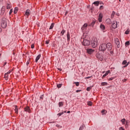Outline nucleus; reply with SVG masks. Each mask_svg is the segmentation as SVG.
<instances>
[{
  "label": "nucleus",
  "mask_w": 130,
  "mask_h": 130,
  "mask_svg": "<svg viewBox=\"0 0 130 130\" xmlns=\"http://www.w3.org/2000/svg\"><path fill=\"white\" fill-rule=\"evenodd\" d=\"M99 50L100 51H102V52H104V51H106L107 50V47L106 46V44L103 43L100 45Z\"/></svg>",
  "instance_id": "1"
},
{
  "label": "nucleus",
  "mask_w": 130,
  "mask_h": 130,
  "mask_svg": "<svg viewBox=\"0 0 130 130\" xmlns=\"http://www.w3.org/2000/svg\"><path fill=\"white\" fill-rule=\"evenodd\" d=\"M8 19L6 18H3L1 20V27L3 28H7V23L8 22Z\"/></svg>",
  "instance_id": "2"
},
{
  "label": "nucleus",
  "mask_w": 130,
  "mask_h": 130,
  "mask_svg": "<svg viewBox=\"0 0 130 130\" xmlns=\"http://www.w3.org/2000/svg\"><path fill=\"white\" fill-rule=\"evenodd\" d=\"M82 44L84 46H89L91 44V42L87 39H83V41L82 42Z\"/></svg>",
  "instance_id": "3"
},
{
  "label": "nucleus",
  "mask_w": 130,
  "mask_h": 130,
  "mask_svg": "<svg viewBox=\"0 0 130 130\" xmlns=\"http://www.w3.org/2000/svg\"><path fill=\"white\" fill-rule=\"evenodd\" d=\"M98 45V42L97 41L96 39H94L92 40L91 42V46L93 47V48H95V47H96Z\"/></svg>",
  "instance_id": "4"
},
{
  "label": "nucleus",
  "mask_w": 130,
  "mask_h": 130,
  "mask_svg": "<svg viewBox=\"0 0 130 130\" xmlns=\"http://www.w3.org/2000/svg\"><path fill=\"white\" fill-rule=\"evenodd\" d=\"M96 57L98 58L100 60H101V61H102V60L104 59V57H103L102 54H100L99 53L96 54Z\"/></svg>",
  "instance_id": "5"
},
{
  "label": "nucleus",
  "mask_w": 130,
  "mask_h": 130,
  "mask_svg": "<svg viewBox=\"0 0 130 130\" xmlns=\"http://www.w3.org/2000/svg\"><path fill=\"white\" fill-rule=\"evenodd\" d=\"M107 46V50L108 51H111V50L112 49V44L110 43H108L106 44Z\"/></svg>",
  "instance_id": "6"
},
{
  "label": "nucleus",
  "mask_w": 130,
  "mask_h": 130,
  "mask_svg": "<svg viewBox=\"0 0 130 130\" xmlns=\"http://www.w3.org/2000/svg\"><path fill=\"white\" fill-rule=\"evenodd\" d=\"M86 51L88 54L91 55V54H93V53H94V52L95 51V50L92 49L87 48V49H86Z\"/></svg>",
  "instance_id": "7"
},
{
  "label": "nucleus",
  "mask_w": 130,
  "mask_h": 130,
  "mask_svg": "<svg viewBox=\"0 0 130 130\" xmlns=\"http://www.w3.org/2000/svg\"><path fill=\"white\" fill-rule=\"evenodd\" d=\"M128 63H129V62H128L126 61V60H124L123 61L122 64H123V68H126V67H127V66H128Z\"/></svg>",
  "instance_id": "8"
},
{
  "label": "nucleus",
  "mask_w": 130,
  "mask_h": 130,
  "mask_svg": "<svg viewBox=\"0 0 130 130\" xmlns=\"http://www.w3.org/2000/svg\"><path fill=\"white\" fill-rule=\"evenodd\" d=\"M112 27L114 29H116V28H117V22H116V21H113L112 24Z\"/></svg>",
  "instance_id": "9"
},
{
  "label": "nucleus",
  "mask_w": 130,
  "mask_h": 130,
  "mask_svg": "<svg viewBox=\"0 0 130 130\" xmlns=\"http://www.w3.org/2000/svg\"><path fill=\"white\" fill-rule=\"evenodd\" d=\"M67 38L68 42H70L71 40V36L70 35V32L68 31L67 34Z\"/></svg>",
  "instance_id": "10"
},
{
  "label": "nucleus",
  "mask_w": 130,
  "mask_h": 130,
  "mask_svg": "<svg viewBox=\"0 0 130 130\" xmlns=\"http://www.w3.org/2000/svg\"><path fill=\"white\" fill-rule=\"evenodd\" d=\"M102 18H103V14H102V13H100L98 18L99 22H102Z\"/></svg>",
  "instance_id": "11"
},
{
  "label": "nucleus",
  "mask_w": 130,
  "mask_h": 130,
  "mask_svg": "<svg viewBox=\"0 0 130 130\" xmlns=\"http://www.w3.org/2000/svg\"><path fill=\"white\" fill-rule=\"evenodd\" d=\"M24 111H25V112H28V113H30V111H31V110H30V108L29 107H26L24 108Z\"/></svg>",
  "instance_id": "12"
},
{
  "label": "nucleus",
  "mask_w": 130,
  "mask_h": 130,
  "mask_svg": "<svg viewBox=\"0 0 130 130\" xmlns=\"http://www.w3.org/2000/svg\"><path fill=\"white\" fill-rule=\"evenodd\" d=\"M25 15L27 16V17H28V16L30 15V10L29 9H27L25 11Z\"/></svg>",
  "instance_id": "13"
},
{
  "label": "nucleus",
  "mask_w": 130,
  "mask_h": 130,
  "mask_svg": "<svg viewBox=\"0 0 130 130\" xmlns=\"http://www.w3.org/2000/svg\"><path fill=\"white\" fill-rule=\"evenodd\" d=\"M5 11H6V7H3L1 9V15H4V14H5Z\"/></svg>",
  "instance_id": "14"
},
{
  "label": "nucleus",
  "mask_w": 130,
  "mask_h": 130,
  "mask_svg": "<svg viewBox=\"0 0 130 130\" xmlns=\"http://www.w3.org/2000/svg\"><path fill=\"white\" fill-rule=\"evenodd\" d=\"M100 4V1H95L93 3V5H95L96 7H98Z\"/></svg>",
  "instance_id": "15"
},
{
  "label": "nucleus",
  "mask_w": 130,
  "mask_h": 130,
  "mask_svg": "<svg viewBox=\"0 0 130 130\" xmlns=\"http://www.w3.org/2000/svg\"><path fill=\"white\" fill-rule=\"evenodd\" d=\"M88 26V24L87 23H85L83 26L81 27V29L83 30H85V29H86L87 28V27Z\"/></svg>",
  "instance_id": "16"
},
{
  "label": "nucleus",
  "mask_w": 130,
  "mask_h": 130,
  "mask_svg": "<svg viewBox=\"0 0 130 130\" xmlns=\"http://www.w3.org/2000/svg\"><path fill=\"white\" fill-rule=\"evenodd\" d=\"M40 57H41V55H38L36 58V62H37L39 59H40Z\"/></svg>",
  "instance_id": "17"
},
{
  "label": "nucleus",
  "mask_w": 130,
  "mask_h": 130,
  "mask_svg": "<svg viewBox=\"0 0 130 130\" xmlns=\"http://www.w3.org/2000/svg\"><path fill=\"white\" fill-rule=\"evenodd\" d=\"M14 110L15 111L16 114H18V111H19V110L18 109V106H14Z\"/></svg>",
  "instance_id": "18"
},
{
  "label": "nucleus",
  "mask_w": 130,
  "mask_h": 130,
  "mask_svg": "<svg viewBox=\"0 0 130 130\" xmlns=\"http://www.w3.org/2000/svg\"><path fill=\"white\" fill-rule=\"evenodd\" d=\"M106 23H107L108 25H110V24H111V20L109 18L107 19L106 20Z\"/></svg>",
  "instance_id": "19"
},
{
  "label": "nucleus",
  "mask_w": 130,
  "mask_h": 130,
  "mask_svg": "<svg viewBox=\"0 0 130 130\" xmlns=\"http://www.w3.org/2000/svg\"><path fill=\"white\" fill-rule=\"evenodd\" d=\"M110 73V71L108 70V71L106 72V73L103 76L102 78H105L106 76H108V74Z\"/></svg>",
  "instance_id": "20"
},
{
  "label": "nucleus",
  "mask_w": 130,
  "mask_h": 130,
  "mask_svg": "<svg viewBox=\"0 0 130 130\" xmlns=\"http://www.w3.org/2000/svg\"><path fill=\"white\" fill-rule=\"evenodd\" d=\"M95 23H96L95 20H92V22L89 25V26H91V27H93L94 25H95Z\"/></svg>",
  "instance_id": "21"
},
{
  "label": "nucleus",
  "mask_w": 130,
  "mask_h": 130,
  "mask_svg": "<svg viewBox=\"0 0 130 130\" xmlns=\"http://www.w3.org/2000/svg\"><path fill=\"white\" fill-rule=\"evenodd\" d=\"M85 124H82L80 127H79V130H83L84 128L85 127Z\"/></svg>",
  "instance_id": "22"
},
{
  "label": "nucleus",
  "mask_w": 130,
  "mask_h": 130,
  "mask_svg": "<svg viewBox=\"0 0 130 130\" xmlns=\"http://www.w3.org/2000/svg\"><path fill=\"white\" fill-rule=\"evenodd\" d=\"M115 43H116V45H117L118 48H119V44H120L119 41H118V40H116V41H115Z\"/></svg>",
  "instance_id": "23"
},
{
  "label": "nucleus",
  "mask_w": 130,
  "mask_h": 130,
  "mask_svg": "<svg viewBox=\"0 0 130 130\" xmlns=\"http://www.w3.org/2000/svg\"><path fill=\"white\" fill-rule=\"evenodd\" d=\"M64 33H66V30L62 29L60 33V36H63Z\"/></svg>",
  "instance_id": "24"
},
{
  "label": "nucleus",
  "mask_w": 130,
  "mask_h": 130,
  "mask_svg": "<svg viewBox=\"0 0 130 130\" xmlns=\"http://www.w3.org/2000/svg\"><path fill=\"white\" fill-rule=\"evenodd\" d=\"M53 27H54V23H51V24L49 27V29L51 30L52 29H53Z\"/></svg>",
  "instance_id": "25"
},
{
  "label": "nucleus",
  "mask_w": 130,
  "mask_h": 130,
  "mask_svg": "<svg viewBox=\"0 0 130 130\" xmlns=\"http://www.w3.org/2000/svg\"><path fill=\"white\" fill-rule=\"evenodd\" d=\"M8 77H9V75L5 73L4 78L6 80V81H8V80L9 79Z\"/></svg>",
  "instance_id": "26"
},
{
  "label": "nucleus",
  "mask_w": 130,
  "mask_h": 130,
  "mask_svg": "<svg viewBox=\"0 0 130 130\" xmlns=\"http://www.w3.org/2000/svg\"><path fill=\"white\" fill-rule=\"evenodd\" d=\"M100 28L102 30H105V26L103 24H101Z\"/></svg>",
  "instance_id": "27"
},
{
  "label": "nucleus",
  "mask_w": 130,
  "mask_h": 130,
  "mask_svg": "<svg viewBox=\"0 0 130 130\" xmlns=\"http://www.w3.org/2000/svg\"><path fill=\"white\" fill-rule=\"evenodd\" d=\"M101 85L102 86H108V83L107 82H102Z\"/></svg>",
  "instance_id": "28"
},
{
  "label": "nucleus",
  "mask_w": 130,
  "mask_h": 130,
  "mask_svg": "<svg viewBox=\"0 0 130 130\" xmlns=\"http://www.w3.org/2000/svg\"><path fill=\"white\" fill-rule=\"evenodd\" d=\"M58 105H59V107H61L63 106V102H59Z\"/></svg>",
  "instance_id": "29"
},
{
  "label": "nucleus",
  "mask_w": 130,
  "mask_h": 130,
  "mask_svg": "<svg viewBox=\"0 0 130 130\" xmlns=\"http://www.w3.org/2000/svg\"><path fill=\"white\" fill-rule=\"evenodd\" d=\"M18 7H15L14 9V14H17V13H18Z\"/></svg>",
  "instance_id": "30"
},
{
  "label": "nucleus",
  "mask_w": 130,
  "mask_h": 130,
  "mask_svg": "<svg viewBox=\"0 0 130 130\" xmlns=\"http://www.w3.org/2000/svg\"><path fill=\"white\" fill-rule=\"evenodd\" d=\"M121 121L122 124H125V121H125V119L124 118L122 119L121 120Z\"/></svg>",
  "instance_id": "31"
},
{
  "label": "nucleus",
  "mask_w": 130,
  "mask_h": 130,
  "mask_svg": "<svg viewBox=\"0 0 130 130\" xmlns=\"http://www.w3.org/2000/svg\"><path fill=\"white\" fill-rule=\"evenodd\" d=\"M125 46H128V45H129V41H126L125 43Z\"/></svg>",
  "instance_id": "32"
},
{
  "label": "nucleus",
  "mask_w": 130,
  "mask_h": 130,
  "mask_svg": "<svg viewBox=\"0 0 130 130\" xmlns=\"http://www.w3.org/2000/svg\"><path fill=\"white\" fill-rule=\"evenodd\" d=\"M74 84H76V87H79V86H80V83H79V82H74Z\"/></svg>",
  "instance_id": "33"
},
{
  "label": "nucleus",
  "mask_w": 130,
  "mask_h": 130,
  "mask_svg": "<svg viewBox=\"0 0 130 130\" xmlns=\"http://www.w3.org/2000/svg\"><path fill=\"white\" fill-rule=\"evenodd\" d=\"M101 113H102V115H105V110H103L101 111Z\"/></svg>",
  "instance_id": "34"
},
{
  "label": "nucleus",
  "mask_w": 130,
  "mask_h": 130,
  "mask_svg": "<svg viewBox=\"0 0 130 130\" xmlns=\"http://www.w3.org/2000/svg\"><path fill=\"white\" fill-rule=\"evenodd\" d=\"M64 112H62L60 113H59L58 114H57L58 116H61V115H62V114H63Z\"/></svg>",
  "instance_id": "35"
},
{
  "label": "nucleus",
  "mask_w": 130,
  "mask_h": 130,
  "mask_svg": "<svg viewBox=\"0 0 130 130\" xmlns=\"http://www.w3.org/2000/svg\"><path fill=\"white\" fill-rule=\"evenodd\" d=\"M128 126V121H125V127H127Z\"/></svg>",
  "instance_id": "36"
},
{
  "label": "nucleus",
  "mask_w": 130,
  "mask_h": 130,
  "mask_svg": "<svg viewBox=\"0 0 130 130\" xmlns=\"http://www.w3.org/2000/svg\"><path fill=\"white\" fill-rule=\"evenodd\" d=\"M91 87H92V86L91 87H87L86 91H90L91 89Z\"/></svg>",
  "instance_id": "37"
},
{
  "label": "nucleus",
  "mask_w": 130,
  "mask_h": 130,
  "mask_svg": "<svg viewBox=\"0 0 130 130\" xmlns=\"http://www.w3.org/2000/svg\"><path fill=\"white\" fill-rule=\"evenodd\" d=\"M7 9L8 10H9V9H11V5H10V4H7Z\"/></svg>",
  "instance_id": "38"
},
{
  "label": "nucleus",
  "mask_w": 130,
  "mask_h": 130,
  "mask_svg": "<svg viewBox=\"0 0 130 130\" xmlns=\"http://www.w3.org/2000/svg\"><path fill=\"white\" fill-rule=\"evenodd\" d=\"M88 106H92V102H88Z\"/></svg>",
  "instance_id": "39"
},
{
  "label": "nucleus",
  "mask_w": 130,
  "mask_h": 130,
  "mask_svg": "<svg viewBox=\"0 0 130 130\" xmlns=\"http://www.w3.org/2000/svg\"><path fill=\"white\" fill-rule=\"evenodd\" d=\"M62 85V84H59L57 85V88H60L61 87Z\"/></svg>",
  "instance_id": "40"
},
{
  "label": "nucleus",
  "mask_w": 130,
  "mask_h": 130,
  "mask_svg": "<svg viewBox=\"0 0 130 130\" xmlns=\"http://www.w3.org/2000/svg\"><path fill=\"white\" fill-rule=\"evenodd\" d=\"M125 34L126 35H127V34H129V31L128 30H126L125 31Z\"/></svg>",
  "instance_id": "41"
},
{
  "label": "nucleus",
  "mask_w": 130,
  "mask_h": 130,
  "mask_svg": "<svg viewBox=\"0 0 130 130\" xmlns=\"http://www.w3.org/2000/svg\"><path fill=\"white\" fill-rule=\"evenodd\" d=\"M114 79H115V77H111L109 79V81H112V80H114Z\"/></svg>",
  "instance_id": "42"
},
{
  "label": "nucleus",
  "mask_w": 130,
  "mask_h": 130,
  "mask_svg": "<svg viewBox=\"0 0 130 130\" xmlns=\"http://www.w3.org/2000/svg\"><path fill=\"white\" fill-rule=\"evenodd\" d=\"M30 63V59L26 62V66H28Z\"/></svg>",
  "instance_id": "43"
},
{
  "label": "nucleus",
  "mask_w": 130,
  "mask_h": 130,
  "mask_svg": "<svg viewBox=\"0 0 130 130\" xmlns=\"http://www.w3.org/2000/svg\"><path fill=\"white\" fill-rule=\"evenodd\" d=\"M12 13H13V9L10 10V11L9 12V14L11 15V14H12Z\"/></svg>",
  "instance_id": "44"
},
{
  "label": "nucleus",
  "mask_w": 130,
  "mask_h": 130,
  "mask_svg": "<svg viewBox=\"0 0 130 130\" xmlns=\"http://www.w3.org/2000/svg\"><path fill=\"white\" fill-rule=\"evenodd\" d=\"M104 9V7H103V6H100V10H102V9Z\"/></svg>",
  "instance_id": "45"
},
{
  "label": "nucleus",
  "mask_w": 130,
  "mask_h": 130,
  "mask_svg": "<svg viewBox=\"0 0 130 130\" xmlns=\"http://www.w3.org/2000/svg\"><path fill=\"white\" fill-rule=\"evenodd\" d=\"M119 130H125L124 128H123V127H119Z\"/></svg>",
  "instance_id": "46"
},
{
  "label": "nucleus",
  "mask_w": 130,
  "mask_h": 130,
  "mask_svg": "<svg viewBox=\"0 0 130 130\" xmlns=\"http://www.w3.org/2000/svg\"><path fill=\"white\" fill-rule=\"evenodd\" d=\"M31 48H32V49H33V48H34V44H32L31 46Z\"/></svg>",
  "instance_id": "47"
},
{
  "label": "nucleus",
  "mask_w": 130,
  "mask_h": 130,
  "mask_svg": "<svg viewBox=\"0 0 130 130\" xmlns=\"http://www.w3.org/2000/svg\"><path fill=\"white\" fill-rule=\"evenodd\" d=\"M81 91H82L81 90H77L76 91V93H79V92H81Z\"/></svg>",
  "instance_id": "48"
},
{
  "label": "nucleus",
  "mask_w": 130,
  "mask_h": 130,
  "mask_svg": "<svg viewBox=\"0 0 130 130\" xmlns=\"http://www.w3.org/2000/svg\"><path fill=\"white\" fill-rule=\"evenodd\" d=\"M46 44H49V41H46Z\"/></svg>",
  "instance_id": "49"
},
{
  "label": "nucleus",
  "mask_w": 130,
  "mask_h": 130,
  "mask_svg": "<svg viewBox=\"0 0 130 130\" xmlns=\"http://www.w3.org/2000/svg\"><path fill=\"white\" fill-rule=\"evenodd\" d=\"M6 74L9 75V74H11V71H8Z\"/></svg>",
  "instance_id": "50"
},
{
  "label": "nucleus",
  "mask_w": 130,
  "mask_h": 130,
  "mask_svg": "<svg viewBox=\"0 0 130 130\" xmlns=\"http://www.w3.org/2000/svg\"><path fill=\"white\" fill-rule=\"evenodd\" d=\"M92 76H88L85 78V79H90V78H91Z\"/></svg>",
  "instance_id": "51"
},
{
  "label": "nucleus",
  "mask_w": 130,
  "mask_h": 130,
  "mask_svg": "<svg viewBox=\"0 0 130 130\" xmlns=\"http://www.w3.org/2000/svg\"><path fill=\"white\" fill-rule=\"evenodd\" d=\"M43 96H44L43 94L41 95L40 99H43Z\"/></svg>",
  "instance_id": "52"
},
{
  "label": "nucleus",
  "mask_w": 130,
  "mask_h": 130,
  "mask_svg": "<svg viewBox=\"0 0 130 130\" xmlns=\"http://www.w3.org/2000/svg\"><path fill=\"white\" fill-rule=\"evenodd\" d=\"M100 5H103V2L100 1Z\"/></svg>",
  "instance_id": "53"
},
{
  "label": "nucleus",
  "mask_w": 130,
  "mask_h": 130,
  "mask_svg": "<svg viewBox=\"0 0 130 130\" xmlns=\"http://www.w3.org/2000/svg\"><path fill=\"white\" fill-rule=\"evenodd\" d=\"M2 31H3V29H2V28L0 27V33L1 32H2Z\"/></svg>",
  "instance_id": "54"
},
{
  "label": "nucleus",
  "mask_w": 130,
  "mask_h": 130,
  "mask_svg": "<svg viewBox=\"0 0 130 130\" xmlns=\"http://www.w3.org/2000/svg\"><path fill=\"white\" fill-rule=\"evenodd\" d=\"M58 70H59V71H60V72H61V71H62V70H61L60 69H58Z\"/></svg>",
  "instance_id": "55"
},
{
  "label": "nucleus",
  "mask_w": 130,
  "mask_h": 130,
  "mask_svg": "<svg viewBox=\"0 0 130 130\" xmlns=\"http://www.w3.org/2000/svg\"><path fill=\"white\" fill-rule=\"evenodd\" d=\"M67 113H71V111H68L67 112Z\"/></svg>",
  "instance_id": "56"
},
{
  "label": "nucleus",
  "mask_w": 130,
  "mask_h": 130,
  "mask_svg": "<svg viewBox=\"0 0 130 130\" xmlns=\"http://www.w3.org/2000/svg\"><path fill=\"white\" fill-rule=\"evenodd\" d=\"M110 53H113V51H110Z\"/></svg>",
  "instance_id": "57"
},
{
  "label": "nucleus",
  "mask_w": 130,
  "mask_h": 130,
  "mask_svg": "<svg viewBox=\"0 0 130 130\" xmlns=\"http://www.w3.org/2000/svg\"><path fill=\"white\" fill-rule=\"evenodd\" d=\"M56 126H59V125L57 124V125H56Z\"/></svg>",
  "instance_id": "58"
},
{
  "label": "nucleus",
  "mask_w": 130,
  "mask_h": 130,
  "mask_svg": "<svg viewBox=\"0 0 130 130\" xmlns=\"http://www.w3.org/2000/svg\"><path fill=\"white\" fill-rule=\"evenodd\" d=\"M4 64H5H5H7V63H6V62H5Z\"/></svg>",
  "instance_id": "59"
},
{
  "label": "nucleus",
  "mask_w": 130,
  "mask_h": 130,
  "mask_svg": "<svg viewBox=\"0 0 130 130\" xmlns=\"http://www.w3.org/2000/svg\"><path fill=\"white\" fill-rule=\"evenodd\" d=\"M64 112V113H66V112H67V111H64V112Z\"/></svg>",
  "instance_id": "60"
},
{
  "label": "nucleus",
  "mask_w": 130,
  "mask_h": 130,
  "mask_svg": "<svg viewBox=\"0 0 130 130\" xmlns=\"http://www.w3.org/2000/svg\"><path fill=\"white\" fill-rule=\"evenodd\" d=\"M119 2H121V0H119Z\"/></svg>",
  "instance_id": "61"
},
{
  "label": "nucleus",
  "mask_w": 130,
  "mask_h": 130,
  "mask_svg": "<svg viewBox=\"0 0 130 130\" xmlns=\"http://www.w3.org/2000/svg\"><path fill=\"white\" fill-rule=\"evenodd\" d=\"M92 9H94V7H92Z\"/></svg>",
  "instance_id": "62"
},
{
  "label": "nucleus",
  "mask_w": 130,
  "mask_h": 130,
  "mask_svg": "<svg viewBox=\"0 0 130 130\" xmlns=\"http://www.w3.org/2000/svg\"><path fill=\"white\" fill-rule=\"evenodd\" d=\"M68 13V12H66V14Z\"/></svg>",
  "instance_id": "63"
},
{
  "label": "nucleus",
  "mask_w": 130,
  "mask_h": 130,
  "mask_svg": "<svg viewBox=\"0 0 130 130\" xmlns=\"http://www.w3.org/2000/svg\"><path fill=\"white\" fill-rule=\"evenodd\" d=\"M1 54H0V56H1Z\"/></svg>",
  "instance_id": "64"
}]
</instances>
